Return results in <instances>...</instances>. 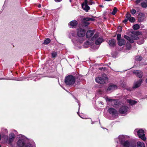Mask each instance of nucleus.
Listing matches in <instances>:
<instances>
[{"label":"nucleus","mask_w":147,"mask_h":147,"mask_svg":"<svg viewBox=\"0 0 147 147\" xmlns=\"http://www.w3.org/2000/svg\"><path fill=\"white\" fill-rule=\"evenodd\" d=\"M109 113L112 115H116L117 114L116 110L113 108H109L108 110Z\"/></svg>","instance_id":"nucleus-12"},{"label":"nucleus","mask_w":147,"mask_h":147,"mask_svg":"<svg viewBox=\"0 0 147 147\" xmlns=\"http://www.w3.org/2000/svg\"><path fill=\"white\" fill-rule=\"evenodd\" d=\"M117 88V86L114 85H112L109 86L108 88V90L112 91Z\"/></svg>","instance_id":"nucleus-18"},{"label":"nucleus","mask_w":147,"mask_h":147,"mask_svg":"<svg viewBox=\"0 0 147 147\" xmlns=\"http://www.w3.org/2000/svg\"><path fill=\"white\" fill-rule=\"evenodd\" d=\"M85 31L84 29L79 28L77 31V34L79 37H83L85 35Z\"/></svg>","instance_id":"nucleus-6"},{"label":"nucleus","mask_w":147,"mask_h":147,"mask_svg":"<svg viewBox=\"0 0 147 147\" xmlns=\"http://www.w3.org/2000/svg\"><path fill=\"white\" fill-rule=\"evenodd\" d=\"M122 30V28L121 26H119L117 28V31L119 32H121Z\"/></svg>","instance_id":"nucleus-36"},{"label":"nucleus","mask_w":147,"mask_h":147,"mask_svg":"<svg viewBox=\"0 0 147 147\" xmlns=\"http://www.w3.org/2000/svg\"><path fill=\"white\" fill-rule=\"evenodd\" d=\"M82 5L83 9L86 12L90 9V7L87 3H85L84 2L82 4Z\"/></svg>","instance_id":"nucleus-14"},{"label":"nucleus","mask_w":147,"mask_h":147,"mask_svg":"<svg viewBox=\"0 0 147 147\" xmlns=\"http://www.w3.org/2000/svg\"><path fill=\"white\" fill-rule=\"evenodd\" d=\"M14 132H15V133L16 134V131H14Z\"/></svg>","instance_id":"nucleus-49"},{"label":"nucleus","mask_w":147,"mask_h":147,"mask_svg":"<svg viewBox=\"0 0 147 147\" xmlns=\"http://www.w3.org/2000/svg\"><path fill=\"white\" fill-rule=\"evenodd\" d=\"M117 9L116 7H114L113 11L112 12V14L113 15H115L116 12H117Z\"/></svg>","instance_id":"nucleus-30"},{"label":"nucleus","mask_w":147,"mask_h":147,"mask_svg":"<svg viewBox=\"0 0 147 147\" xmlns=\"http://www.w3.org/2000/svg\"><path fill=\"white\" fill-rule=\"evenodd\" d=\"M127 49H129L131 48V46L130 45H129V46H128L127 47Z\"/></svg>","instance_id":"nucleus-42"},{"label":"nucleus","mask_w":147,"mask_h":147,"mask_svg":"<svg viewBox=\"0 0 147 147\" xmlns=\"http://www.w3.org/2000/svg\"><path fill=\"white\" fill-rule=\"evenodd\" d=\"M128 20H129L128 19L125 18V19L123 21V22L124 23H125Z\"/></svg>","instance_id":"nucleus-41"},{"label":"nucleus","mask_w":147,"mask_h":147,"mask_svg":"<svg viewBox=\"0 0 147 147\" xmlns=\"http://www.w3.org/2000/svg\"><path fill=\"white\" fill-rule=\"evenodd\" d=\"M141 5L143 7H147V0H143L141 3Z\"/></svg>","instance_id":"nucleus-23"},{"label":"nucleus","mask_w":147,"mask_h":147,"mask_svg":"<svg viewBox=\"0 0 147 147\" xmlns=\"http://www.w3.org/2000/svg\"><path fill=\"white\" fill-rule=\"evenodd\" d=\"M140 59H139V60L140 61L141 60V57H139Z\"/></svg>","instance_id":"nucleus-47"},{"label":"nucleus","mask_w":147,"mask_h":147,"mask_svg":"<svg viewBox=\"0 0 147 147\" xmlns=\"http://www.w3.org/2000/svg\"><path fill=\"white\" fill-rule=\"evenodd\" d=\"M140 28V26L138 24H135L133 26L134 30H138Z\"/></svg>","instance_id":"nucleus-27"},{"label":"nucleus","mask_w":147,"mask_h":147,"mask_svg":"<svg viewBox=\"0 0 147 147\" xmlns=\"http://www.w3.org/2000/svg\"><path fill=\"white\" fill-rule=\"evenodd\" d=\"M99 6L100 7H104L102 5H100Z\"/></svg>","instance_id":"nucleus-44"},{"label":"nucleus","mask_w":147,"mask_h":147,"mask_svg":"<svg viewBox=\"0 0 147 147\" xmlns=\"http://www.w3.org/2000/svg\"><path fill=\"white\" fill-rule=\"evenodd\" d=\"M94 32L93 30H89L87 32L86 36L87 38H90L94 34Z\"/></svg>","instance_id":"nucleus-15"},{"label":"nucleus","mask_w":147,"mask_h":147,"mask_svg":"<svg viewBox=\"0 0 147 147\" xmlns=\"http://www.w3.org/2000/svg\"><path fill=\"white\" fill-rule=\"evenodd\" d=\"M55 1L57 2H60L61 0H54Z\"/></svg>","instance_id":"nucleus-43"},{"label":"nucleus","mask_w":147,"mask_h":147,"mask_svg":"<svg viewBox=\"0 0 147 147\" xmlns=\"http://www.w3.org/2000/svg\"><path fill=\"white\" fill-rule=\"evenodd\" d=\"M143 1V0H137L136 1V3H138L141 2V3Z\"/></svg>","instance_id":"nucleus-40"},{"label":"nucleus","mask_w":147,"mask_h":147,"mask_svg":"<svg viewBox=\"0 0 147 147\" xmlns=\"http://www.w3.org/2000/svg\"><path fill=\"white\" fill-rule=\"evenodd\" d=\"M107 80V77L105 74L103 75L102 78L100 77H97L96 78V81L97 82L102 84H104L106 81Z\"/></svg>","instance_id":"nucleus-3"},{"label":"nucleus","mask_w":147,"mask_h":147,"mask_svg":"<svg viewBox=\"0 0 147 147\" xmlns=\"http://www.w3.org/2000/svg\"><path fill=\"white\" fill-rule=\"evenodd\" d=\"M121 144L124 147H129V142L128 141H126L123 142H122Z\"/></svg>","instance_id":"nucleus-22"},{"label":"nucleus","mask_w":147,"mask_h":147,"mask_svg":"<svg viewBox=\"0 0 147 147\" xmlns=\"http://www.w3.org/2000/svg\"><path fill=\"white\" fill-rule=\"evenodd\" d=\"M102 69H103V68H100V70H102Z\"/></svg>","instance_id":"nucleus-48"},{"label":"nucleus","mask_w":147,"mask_h":147,"mask_svg":"<svg viewBox=\"0 0 147 147\" xmlns=\"http://www.w3.org/2000/svg\"><path fill=\"white\" fill-rule=\"evenodd\" d=\"M124 138V136L123 135H120L119 136V141L121 142V143L123 142L122 141L123 140Z\"/></svg>","instance_id":"nucleus-29"},{"label":"nucleus","mask_w":147,"mask_h":147,"mask_svg":"<svg viewBox=\"0 0 147 147\" xmlns=\"http://www.w3.org/2000/svg\"><path fill=\"white\" fill-rule=\"evenodd\" d=\"M130 12L132 14H134L136 13V11L134 9H132L130 10Z\"/></svg>","instance_id":"nucleus-35"},{"label":"nucleus","mask_w":147,"mask_h":147,"mask_svg":"<svg viewBox=\"0 0 147 147\" xmlns=\"http://www.w3.org/2000/svg\"><path fill=\"white\" fill-rule=\"evenodd\" d=\"M98 34H94L92 38V40L96 39L97 38L98 36Z\"/></svg>","instance_id":"nucleus-34"},{"label":"nucleus","mask_w":147,"mask_h":147,"mask_svg":"<svg viewBox=\"0 0 147 147\" xmlns=\"http://www.w3.org/2000/svg\"><path fill=\"white\" fill-rule=\"evenodd\" d=\"M94 19L90 18H84L83 20V24L85 25V26H87L89 25L90 24L89 22L88 21L91 20V21H94Z\"/></svg>","instance_id":"nucleus-7"},{"label":"nucleus","mask_w":147,"mask_h":147,"mask_svg":"<svg viewBox=\"0 0 147 147\" xmlns=\"http://www.w3.org/2000/svg\"><path fill=\"white\" fill-rule=\"evenodd\" d=\"M124 37L127 40H128L129 42L131 43L134 42V40H137L138 38L137 35L134 34L131 35V38L125 35H124Z\"/></svg>","instance_id":"nucleus-4"},{"label":"nucleus","mask_w":147,"mask_h":147,"mask_svg":"<svg viewBox=\"0 0 147 147\" xmlns=\"http://www.w3.org/2000/svg\"><path fill=\"white\" fill-rule=\"evenodd\" d=\"M106 100L107 101H115V100H114L111 99L109 98H106Z\"/></svg>","instance_id":"nucleus-39"},{"label":"nucleus","mask_w":147,"mask_h":147,"mask_svg":"<svg viewBox=\"0 0 147 147\" xmlns=\"http://www.w3.org/2000/svg\"><path fill=\"white\" fill-rule=\"evenodd\" d=\"M144 39H142L141 40H139L138 42V43L140 45L144 43Z\"/></svg>","instance_id":"nucleus-32"},{"label":"nucleus","mask_w":147,"mask_h":147,"mask_svg":"<svg viewBox=\"0 0 147 147\" xmlns=\"http://www.w3.org/2000/svg\"><path fill=\"white\" fill-rule=\"evenodd\" d=\"M77 22L76 20H73L69 24V26L70 27L72 28L76 26L77 24Z\"/></svg>","instance_id":"nucleus-16"},{"label":"nucleus","mask_w":147,"mask_h":147,"mask_svg":"<svg viewBox=\"0 0 147 147\" xmlns=\"http://www.w3.org/2000/svg\"><path fill=\"white\" fill-rule=\"evenodd\" d=\"M126 18L128 19V20L131 17V15L130 13H127L126 15Z\"/></svg>","instance_id":"nucleus-31"},{"label":"nucleus","mask_w":147,"mask_h":147,"mask_svg":"<svg viewBox=\"0 0 147 147\" xmlns=\"http://www.w3.org/2000/svg\"><path fill=\"white\" fill-rule=\"evenodd\" d=\"M145 18L144 14L142 13H140L138 15V19L139 22H142L144 20Z\"/></svg>","instance_id":"nucleus-11"},{"label":"nucleus","mask_w":147,"mask_h":147,"mask_svg":"<svg viewBox=\"0 0 147 147\" xmlns=\"http://www.w3.org/2000/svg\"><path fill=\"white\" fill-rule=\"evenodd\" d=\"M127 102L131 105H134L137 103L135 101L131 100V99H128Z\"/></svg>","instance_id":"nucleus-25"},{"label":"nucleus","mask_w":147,"mask_h":147,"mask_svg":"<svg viewBox=\"0 0 147 147\" xmlns=\"http://www.w3.org/2000/svg\"><path fill=\"white\" fill-rule=\"evenodd\" d=\"M137 147H145L144 144L142 142H138L137 143Z\"/></svg>","instance_id":"nucleus-24"},{"label":"nucleus","mask_w":147,"mask_h":147,"mask_svg":"<svg viewBox=\"0 0 147 147\" xmlns=\"http://www.w3.org/2000/svg\"><path fill=\"white\" fill-rule=\"evenodd\" d=\"M121 34H118L117 35V40L118 41L119 40L121 39Z\"/></svg>","instance_id":"nucleus-37"},{"label":"nucleus","mask_w":147,"mask_h":147,"mask_svg":"<svg viewBox=\"0 0 147 147\" xmlns=\"http://www.w3.org/2000/svg\"><path fill=\"white\" fill-rule=\"evenodd\" d=\"M51 42V40L49 38H47L45 40L43 43L45 45H47L49 43Z\"/></svg>","instance_id":"nucleus-28"},{"label":"nucleus","mask_w":147,"mask_h":147,"mask_svg":"<svg viewBox=\"0 0 147 147\" xmlns=\"http://www.w3.org/2000/svg\"><path fill=\"white\" fill-rule=\"evenodd\" d=\"M103 39L102 37L97 39L95 41V43L97 45L100 44L103 41Z\"/></svg>","instance_id":"nucleus-20"},{"label":"nucleus","mask_w":147,"mask_h":147,"mask_svg":"<svg viewBox=\"0 0 147 147\" xmlns=\"http://www.w3.org/2000/svg\"><path fill=\"white\" fill-rule=\"evenodd\" d=\"M65 82L67 85L73 84L75 81L74 77L72 76H69L66 77L65 79Z\"/></svg>","instance_id":"nucleus-1"},{"label":"nucleus","mask_w":147,"mask_h":147,"mask_svg":"<svg viewBox=\"0 0 147 147\" xmlns=\"http://www.w3.org/2000/svg\"><path fill=\"white\" fill-rule=\"evenodd\" d=\"M24 147H35V145L34 142L31 143L30 142H28L27 141Z\"/></svg>","instance_id":"nucleus-17"},{"label":"nucleus","mask_w":147,"mask_h":147,"mask_svg":"<svg viewBox=\"0 0 147 147\" xmlns=\"http://www.w3.org/2000/svg\"><path fill=\"white\" fill-rule=\"evenodd\" d=\"M125 44V41L123 39H121L118 41V44L120 46L124 45Z\"/></svg>","instance_id":"nucleus-21"},{"label":"nucleus","mask_w":147,"mask_h":147,"mask_svg":"<svg viewBox=\"0 0 147 147\" xmlns=\"http://www.w3.org/2000/svg\"><path fill=\"white\" fill-rule=\"evenodd\" d=\"M129 20L130 22H133L135 21V19L134 17H131Z\"/></svg>","instance_id":"nucleus-33"},{"label":"nucleus","mask_w":147,"mask_h":147,"mask_svg":"<svg viewBox=\"0 0 147 147\" xmlns=\"http://www.w3.org/2000/svg\"><path fill=\"white\" fill-rule=\"evenodd\" d=\"M128 109V108L126 106H123L120 108L119 112L122 114H125L127 112Z\"/></svg>","instance_id":"nucleus-8"},{"label":"nucleus","mask_w":147,"mask_h":147,"mask_svg":"<svg viewBox=\"0 0 147 147\" xmlns=\"http://www.w3.org/2000/svg\"><path fill=\"white\" fill-rule=\"evenodd\" d=\"M116 41L114 39H112L109 40V44L111 47H114L115 45Z\"/></svg>","instance_id":"nucleus-19"},{"label":"nucleus","mask_w":147,"mask_h":147,"mask_svg":"<svg viewBox=\"0 0 147 147\" xmlns=\"http://www.w3.org/2000/svg\"><path fill=\"white\" fill-rule=\"evenodd\" d=\"M137 134L139 137L144 141L146 140L144 130L142 129H140L137 132Z\"/></svg>","instance_id":"nucleus-5"},{"label":"nucleus","mask_w":147,"mask_h":147,"mask_svg":"<svg viewBox=\"0 0 147 147\" xmlns=\"http://www.w3.org/2000/svg\"><path fill=\"white\" fill-rule=\"evenodd\" d=\"M133 72L140 78H142L143 75V73L141 71L138 70L134 71H133Z\"/></svg>","instance_id":"nucleus-13"},{"label":"nucleus","mask_w":147,"mask_h":147,"mask_svg":"<svg viewBox=\"0 0 147 147\" xmlns=\"http://www.w3.org/2000/svg\"><path fill=\"white\" fill-rule=\"evenodd\" d=\"M41 7V5H40H40H38V7Z\"/></svg>","instance_id":"nucleus-46"},{"label":"nucleus","mask_w":147,"mask_h":147,"mask_svg":"<svg viewBox=\"0 0 147 147\" xmlns=\"http://www.w3.org/2000/svg\"><path fill=\"white\" fill-rule=\"evenodd\" d=\"M85 3H87L89 5H92V2L91 0H85Z\"/></svg>","instance_id":"nucleus-26"},{"label":"nucleus","mask_w":147,"mask_h":147,"mask_svg":"<svg viewBox=\"0 0 147 147\" xmlns=\"http://www.w3.org/2000/svg\"><path fill=\"white\" fill-rule=\"evenodd\" d=\"M57 53L55 52H53L52 53V56L53 58L55 57L57 55Z\"/></svg>","instance_id":"nucleus-38"},{"label":"nucleus","mask_w":147,"mask_h":147,"mask_svg":"<svg viewBox=\"0 0 147 147\" xmlns=\"http://www.w3.org/2000/svg\"><path fill=\"white\" fill-rule=\"evenodd\" d=\"M86 44H87V45H88L89 44V42L88 41H87L86 42Z\"/></svg>","instance_id":"nucleus-45"},{"label":"nucleus","mask_w":147,"mask_h":147,"mask_svg":"<svg viewBox=\"0 0 147 147\" xmlns=\"http://www.w3.org/2000/svg\"><path fill=\"white\" fill-rule=\"evenodd\" d=\"M15 138V134L13 133H11L9 134L8 138V141L9 144L11 143L14 140Z\"/></svg>","instance_id":"nucleus-9"},{"label":"nucleus","mask_w":147,"mask_h":147,"mask_svg":"<svg viewBox=\"0 0 147 147\" xmlns=\"http://www.w3.org/2000/svg\"><path fill=\"white\" fill-rule=\"evenodd\" d=\"M143 80L142 79H140L138 81L135 82L134 84L133 88H136L139 87L142 83Z\"/></svg>","instance_id":"nucleus-10"},{"label":"nucleus","mask_w":147,"mask_h":147,"mask_svg":"<svg viewBox=\"0 0 147 147\" xmlns=\"http://www.w3.org/2000/svg\"><path fill=\"white\" fill-rule=\"evenodd\" d=\"M28 140L24 136L20 138L17 142V146L19 147H24Z\"/></svg>","instance_id":"nucleus-2"}]
</instances>
